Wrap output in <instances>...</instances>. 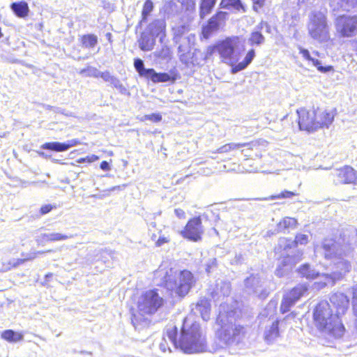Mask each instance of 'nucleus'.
I'll return each instance as SVG.
<instances>
[{
    "mask_svg": "<svg viewBox=\"0 0 357 357\" xmlns=\"http://www.w3.org/2000/svg\"><path fill=\"white\" fill-rule=\"evenodd\" d=\"M167 335L176 348L185 354H195L205 350L206 340L200 325L188 319H184L180 333L176 327L169 329Z\"/></svg>",
    "mask_w": 357,
    "mask_h": 357,
    "instance_id": "f257e3e1",
    "label": "nucleus"
},
{
    "mask_svg": "<svg viewBox=\"0 0 357 357\" xmlns=\"http://www.w3.org/2000/svg\"><path fill=\"white\" fill-rule=\"evenodd\" d=\"M240 42V37L238 36L226 37L218 40L214 45H209L206 49V54L211 56L216 52L219 54L222 62L231 66V73L235 74L246 68L255 56V50L251 49L247 52L244 59L238 62V56L236 54L235 50Z\"/></svg>",
    "mask_w": 357,
    "mask_h": 357,
    "instance_id": "f03ea898",
    "label": "nucleus"
},
{
    "mask_svg": "<svg viewBox=\"0 0 357 357\" xmlns=\"http://www.w3.org/2000/svg\"><path fill=\"white\" fill-rule=\"evenodd\" d=\"M312 320L317 330L326 332L335 338L341 337L345 332L342 321L333 313L327 301H320L314 306Z\"/></svg>",
    "mask_w": 357,
    "mask_h": 357,
    "instance_id": "7ed1b4c3",
    "label": "nucleus"
},
{
    "mask_svg": "<svg viewBox=\"0 0 357 357\" xmlns=\"http://www.w3.org/2000/svg\"><path fill=\"white\" fill-rule=\"evenodd\" d=\"M196 280L191 271L184 269L178 273L170 268L161 280V286L174 291L180 298L185 297L195 286Z\"/></svg>",
    "mask_w": 357,
    "mask_h": 357,
    "instance_id": "20e7f679",
    "label": "nucleus"
},
{
    "mask_svg": "<svg viewBox=\"0 0 357 357\" xmlns=\"http://www.w3.org/2000/svg\"><path fill=\"white\" fill-rule=\"evenodd\" d=\"M134 66L139 75L153 83L167 82L174 83L176 80L180 78V75L176 68L167 73H157L153 68H145L143 61L140 59H135Z\"/></svg>",
    "mask_w": 357,
    "mask_h": 357,
    "instance_id": "39448f33",
    "label": "nucleus"
},
{
    "mask_svg": "<svg viewBox=\"0 0 357 357\" xmlns=\"http://www.w3.org/2000/svg\"><path fill=\"white\" fill-rule=\"evenodd\" d=\"M165 304V300L161 297L158 289H153L145 291L141 295V301L137 303V308L142 315L155 314Z\"/></svg>",
    "mask_w": 357,
    "mask_h": 357,
    "instance_id": "423d86ee",
    "label": "nucleus"
},
{
    "mask_svg": "<svg viewBox=\"0 0 357 357\" xmlns=\"http://www.w3.org/2000/svg\"><path fill=\"white\" fill-rule=\"evenodd\" d=\"M335 29L341 38H351L357 33V15H340L335 22Z\"/></svg>",
    "mask_w": 357,
    "mask_h": 357,
    "instance_id": "0eeeda50",
    "label": "nucleus"
},
{
    "mask_svg": "<svg viewBox=\"0 0 357 357\" xmlns=\"http://www.w3.org/2000/svg\"><path fill=\"white\" fill-rule=\"evenodd\" d=\"M204 233V229L200 215L189 218L183 229L180 231L183 238L193 242L202 241Z\"/></svg>",
    "mask_w": 357,
    "mask_h": 357,
    "instance_id": "6e6552de",
    "label": "nucleus"
},
{
    "mask_svg": "<svg viewBox=\"0 0 357 357\" xmlns=\"http://www.w3.org/2000/svg\"><path fill=\"white\" fill-rule=\"evenodd\" d=\"M310 23L312 27L310 29V36L319 41H322L328 36V29L326 17L324 14L318 12L311 15Z\"/></svg>",
    "mask_w": 357,
    "mask_h": 357,
    "instance_id": "1a4fd4ad",
    "label": "nucleus"
},
{
    "mask_svg": "<svg viewBox=\"0 0 357 357\" xmlns=\"http://www.w3.org/2000/svg\"><path fill=\"white\" fill-rule=\"evenodd\" d=\"M308 242V235L303 234H297L294 240L288 238H281L274 248V252L282 256L289 250L296 248L298 245H307Z\"/></svg>",
    "mask_w": 357,
    "mask_h": 357,
    "instance_id": "9d476101",
    "label": "nucleus"
},
{
    "mask_svg": "<svg viewBox=\"0 0 357 357\" xmlns=\"http://www.w3.org/2000/svg\"><path fill=\"white\" fill-rule=\"evenodd\" d=\"M298 124L300 130L307 132L317 130L314 107H301L296 110Z\"/></svg>",
    "mask_w": 357,
    "mask_h": 357,
    "instance_id": "9b49d317",
    "label": "nucleus"
},
{
    "mask_svg": "<svg viewBox=\"0 0 357 357\" xmlns=\"http://www.w3.org/2000/svg\"><path fill=\"white\" fill-rule=\"evenodd\" d=\"M228 13L224 11H218L212 15L206 25L202 29V35L205 39L209 38L212 33L218 30L221 24H224Z\"/></svg>",
    "mask_w": 357,
    "mask_h": 357,
    "instance_id": "f8f14e48",
    "label": "nucleus"
},
{
    "mask_svg": "<svg viewBox=\"0 0 357 357\" xmlns=\"http://www.w3.org/2000/svg\"><path fill=\"white\" fill-rule=\"evenodd\" d=\"M317 130L324 128H328L333 121L336 115L335 109H324L314 107Z\"/></svg>",
    "mask_w": 357,
    "mask_h": 357,
    "instance_id": "ddd939ff",
    "label": "nucleus"
},
{
    "mask_svg": "<svg viewBox=\"0 0 357 357\" xmlns=\"http://www.w3.org/2000/svg\"><path fill=\"white\" fill-rule=\"evenodd\" d=\"M245 334V330L243 326L235 325L230 330L221 331L220 333V337L227 344H231L234 342L238 343Z\"/></svg>",
    "mask_w": 357,
    "mask_h": 357,
    "instance_id": "4468645a",
    "label": "nucleus"
},
{
    "mask_svg": "<svg viewBox=\"0 0 357 357\" xmlns=\"http://www.w3.org/2000/svg\"><path fill=\"white\" fill-rule=\"evenodd\" d=\"M336 176L342 184H357V171L349 165H344L337 170Z\"/></svg>",
    "mask_w": 357,
    "mask_h": 357,
    "instance_id": "2eb2a0df",
    "label": "nucleus"
},
{
    "mask_svg": "<svg viewBox=\"0 0 357 357\" xmlns=\"http://www.w3.org/2000/svg\"><path fill=\"white\" fill-rule=\"evenodd\" d=\"M331 302L335 308L337 316L344 314L348 309L349 298L342 292L333 294L331 297Z\"/></svg>",
    "mask_w": 357,
    "mask_h": 357,
    "instance_id": "dca6fc26",
    "label": "nucleus"
},
{
    "mask_svg": "<svg viewBox=\"0 0 357 357\" xmlns=\"http://www.w3.org/2000/svg\"><path fill=\"white\" fill-rule=\"evenodd\" d=\"M258 142H250L245 143H227L218 149H216L215 153H227L237 150H240L242 148H245L246 150H253L256 145H258Z\"/></svg>",
    "mask_w": 357,
    "mask_h": 357,
    "instance_id": "f3484780",
    "label": "nucleus"
},
{
    "mask_svg": "<svg viewBox=\"0 0 357 357\" xmlns=\"http://www.w3.org/2000/svg\"><path fill=\"white\" fill-rule=\"evenodd\" d=\"M80 144L79 140L77 139H71L67 143H61L58 142H46L41 146L43 149L50 150L56 152H62L68 150L70 147Z\"/></svg>",
    "mask_w": 357,
    "mask_h": 357,
    "instance_id": "a211bd4d",
    "label": "nucleus"
},
{
    "mask_svg": "<svg viewBox=\"0 0 357 357\" xmlns=\"http://www.w3.org/2000/svg\"><path fill=\"white\" fill-rule=\"evenodd\" d=\"M10 8L14 14L20 18H26L29 14V7L24 1L13 2L10 4Z\"/></svg>",
    "mask_w": 357,
    "mask_h": 357,
    "instance_id": "6ab92c4d",
    "label": "nucleus"
},
{
    "mask_svg": "<svg viewBox=\"0 0 357 357\" xmlns=\"http://www.w3.org/2000/svg\"><path fill=\"white\" fill-rule=\"evenodd\" d=\"M299 52L305 60L312 62L313 66H314L321 73H327L333 70L332 66H322L321 65V62L318 59L311 57L310 52L307 50L300 48Z\"/></svg>",
    "mask_w": 357,
    "mask_h": 357,
    "instance_id": "aec40b11",
    "label": "nucleus"
},
{
    "mask_svg": "<svg viewBox=\"0 0 357 357\" xmlns=\"http://www.w3.org/2000/svg\"><path fill=\"white\" fill-rule=\"evenodd\" d=\"M195 308L204 319H208L211 312V303L208 298H200L195 304Z\"/></svg>",
    "mask_w": 357,
    "mask_h": 357,
    "instance_id": "412c9836",
    "label": "nucleus"
},
{
    "mask_svg": "<svg viewBox=\"0 0 357 357\" xmlns=\"http://www.w3.org/2000/svg\"><path fill=\"white\" fill-rule=\"evenodd\" d=\"M220 7L224 9L234 10L237 12H246V7L241 0H221Z\"/></svg>",
    "mask_w": 357,
    "mask_h": 357,
    "instance_id": "4be33fe9",
    "label": "nucleus"
},
{
    "mask_svg": "<svg viewBox=\"0 0 357 357\" xmlns=\"http://www.w3.org/2000/svg\"><path fill=\"white\" fill-rule=\"evenodd\" d=\"M297 221L294 218L285 217L278 223L277 233H286L290 229H294Z\"/></svg>",
    "mask_w": 357,
    "mask_h": 357,
    "instance_id": "5701e85b",
    "label": "nucleus"
},
{
    "mask_svg": "<svg viewBox=\"0 0 357 357\" xmlns=\"http://www.w3.org/2000/svg\"><path fill=\"white\" fill-rule=\"evenodd\" d=\"M98 37L93 33L84 34L80 36L79 42L82 48L93 49L98 44Z\"/></svg>",
    "mask_w": 357,
    "mask_h": 357,
    "instance_id": "b1692460",
    "label": "nucleus"
},
{
    "mask_svg": "<svg viewBox=\"0 0 357 357\" xmlns=\"http://www.w3.org/2000/svg\"><path fill=\"white\" fill-rule=\"evenodd\" d=\"M334 268L339 275L343 276L351 271V265L349 260L339 257L338 260L334 263Z\"/></svg>",
    "mask_w": 357,
    "mask_h": 357,
    "instance_id": "393cba45",
    "label": "nucleus"
},
{
    "mask_svg": "<svg viewBox=\"0 0 357 357\" xmlns=\"http://www.w3.org/2000/svg\"><path fill=\"white\" fill-rule=\"evenodd\" d=\"M308 289L305 284H299L289 291L287 296L296 303L307 291Z\"/></svg>",
    "mask_w": 357,
    "mask_h": 357,
    "instance_id": "a878e982",
    "label": "nucleus"
},
{
    "mask_svg": "<svg viewBox=\"0 0 357 357\" xmlns=\"http://www.w3.org/2000/svg\"><path fill=\"white\" fill-rule=\"evenodd\" d=\"M217 0H201L199 6V17L201 19L205 18L210 14L214 8Z\"/></svg>",
    "mask_w": 357,
    "mask_h": 357,
    "instance_id": "bb28decb",
    "label": "nucleus"
},
{
    "mask_svg": "<svg viewBox=\"0 0 357 357\" xmlns=\"http://www.w3.org/2000/svg\"><path fill=\"white\" fill-rule=\"evenodd\" d=\"M297 272L302 278L310 280L315 279L319 275V273L312 270L307 264H304L300 266L297 269Z\"/></svg>",
    "mask_w": 357,
    "mask_h": 357,
    "instance_id": "cd10ccee",
    "label": "nucleus"
},
{
    "mask_svg": "<svg viewBox=\"0 0 357 357\" xmlns=\"http://www.w3.org/2000/svg\"><path fill=\"white\" fill-rule=\"evenodd\" d=\"M1 337L6 341L15 343L21 341L24 335L22 333L15 332L13 330H6L1 333Z\"/></svg>",
    "mask_w": 357,
    "mask_h": 357,
    "instance_id": "c85d7f7f",
    "label": "nucleus"
},
{
    "mask_svg": "<svg viewBox=\"0 0 357 357\" xmlns=\"http://www.w3.org/2000/svg\"><path fill=\"white\" fill-rule=\"evenodd\" d=\"M139 45L142 51H150L153 48L154 40L151 38L147 34L142 33L139 40Z\"/></svg>",
    "mask_w": 357,
    "mask_h": 357,
    "instance_id": "c756f323",
    "label": "nucleus"
},
{
    "mask_svg": "<svg viewBox=\"0 0 357 357\" xmlns=\"http://www.w3.org/2000/svg\"><path fill=\"white\" fill-rule=\"evenodd\" d=\"M279 335V320H275L272 323L270 328L266 332L264 337L266 340L272 342Z\"/></svg>",
    "mask_w": 357,
    "mask_h": 357,
    "instance_id": "7c9ffc66",
    "label": "nucleus"
},
{
    "mask_svg": "<svg viewBox=\"0 0 357 357\" xmlns=\"http://www.w3.org/2000/svg\"><path fill=\"white\" fill-rule=\"evenodd\" d=\"M73 236H67L61 233H52V234H43L42 238L45 242H55L65 241L68 238H71Z\"/></svg>",
    "mask_w": 357,
    "mask_h": 357,
    "instance_id": "2f4dec72",
    "label": "nucleus"
},
{
    "mask_svg": "<svg viewBox=\"0 0 357 357\" xmlns=\"http://www.w3.org/2000/svg\"><path fill=\"white\" fill-rule=\"evenodd\" d=\"M302 255L303 252L299 250H298L297 254L295 255H284L283 257L282 264L284 266L289 264L295 265L301 259Z\"/></svg>",
    "mask_w": 357,
    "mask_h": 357,
    "instance_id": "473e14b6",
    "label": "nucleus"
},
{
    "mask_svg": "<svg viewBox=\"0 0 357 357\" xmlns=\"http://www.w3.org/2000/svg\"><path fill=\"white\" fill-rule=\"evenodd\" d=\"M153 3L151 0H145L142 10V19L141 22H146L149 16L153 10Z\"/></svg>",
    "mask_w": 357,
    "mask_h": 357,
    "instance_id": "72a5a7b5",
    "label": "nucleus"
},
{
    "mask_svg": "<svg viewBox=\"0 0 357 357\" xmlns=\"http://www.w3.org/2000/svg\"><path fill=\"white\" fill-rule=\"evenodd\" d=\"M295 302L290 298L287 295L284 296L282 299L280 312L281 314H284L290 310V308L295 305Z\"/></svg>",
    "mask_w": 357,
    "mask_h": 357,
    "instance_id": "f704fd0d",
    "label": "nucleus"
},
{
    "mask_svg": "<svg viewBox=\"0 0 357 357\" xmlns=\"http://www.w3.org/2000/svg\"><path fill=\"white\" fill-rule=\"evenodd\" d=\"M298 193L293 191H289L287 190H282L280 193L277 195H271L267 199L273 200L278 199H287L291 198L294 196H298Z\"/></svg>",
    "mask_w": 357,
    "mask_h": 357,
    "instance_id": "c9c22d12",
    "label": "nucleus"
},
{
    "mask_svg": "<svg viewBox=\"0 0 357 357\" xmlns=\"http://www.w3.org/2000/svg\"><path fill=\"white\" fill-rule=\"evenodd\" d=\"M264 40V37L260 31H253L251 33L249 43L251 45H259Z\"/></svg>",
    "mask_w": 357,
    "mask_h": 357,
    "instance_id": "e433bc0d",
    "label": "nucleus"
},
{
    "mask_svg": "<svg viewBox=\"0 0 357 357\" xmlns=\"http://www.w3.org/2000/svg\"><path fill=\"white\" fill-rule=\"evenodd\" d=\"M252 9L256 13L261 11L263 8L265 6V0H252Z\"/></svg>",
    "mask_w": 357,
    "mask_h": 357,
    "instance_id": "4c0bfd02",
    "label": "nucleus"
},
{
    "mask_svg": "<svg viewBox=\"0 0 357 357\" xmlns=\"http://www.w3.org/2000/svg\"><path fill=\"white\" fill-rule=\"evenodd\" d=\"M144 120H149L155 123L160 122L162 120V116L159 113L147 114L144 116Z\"/></svg>",
    "mask_w": 357,
    "mask_h": 357,
    "instance_id": "58836bf2",
    "label": "nucleus"
},
{
    "mask_svg": "<svg viewBox=\"0 0 357 357\" xmlns=\"http://www.w3.org/2000/svg\"><path fill=\"white\" fill-rule=\"evenodd\" d=\"M98 160H99V157L96 155L93 154V155H87L85 158H79L77 159V161L79 163H82V162H85L91 163V162L97 161Z\"/></svg>",
    "mask_w": 357,
    "mask_h": 357,
    "instance_id": "ea45409f",
    "label": "nucleus"
},
{
    "mask_svg": "<svg viewBox=\"0 0 357 357\" xmlns=\"http://www.w3.org/2000/svg\"><path fill=\"white\" fill-rule=\"evenodd\" d=\"M351 310L354 316L357 320V291L354 292L351 299Z\"/></svg>",
    "mask_w": 357,
    "mask_h": 357,
    "instance_id": "a19ab883",
    "label": "nucleus"
},
{
    "mask_svg": "<svg viewBox=\"0 0 357 357\" xmlns=\"http://www.w3.org/2000/svg\"><path fill=\"white\" fill-rule=\"evenodd\" d=\"M170 241L169 236H160L158 240L155 241V245L156 247H160L162 245L167 243Z\"/></svg>",
    "mask_w": 357,
    "mask_h": 357,
    "instance_id": "79ce46f5",
    "label": "nucleus"
},
{
    "mask_svg": "<svg viewBox=\"0 0 357 357\" xmlns=\"http://www.w3.org/2000/svg\"><path fill=\"white\" fill-rule=\"evenodd\" d=\"M56 208L55 206H52V204H45L40 207V214L45 215L50 212L53 208Z\"/></svg>",
    "mask_w": 357,
    "mask_h": 357,
    "instance_id": "37998d69",
    "label": "nucleus"
},
{
    "mask_svg": "<svg viewBox=\"0 0 357 357\" xmlns=\"http://www.w3.org/2000/svg\"><path fill=\"white\" fill-rule=\"evenodd\" d=\"M174 213L176 217L179 219H185V212L183 209L181 208H177L174 209Z\"/></svg>",
    "mask_w": 357,
    "mask_h": 357,
    "instance_id": "c03bdc74",
    "label": "nucleus"
},
{
    "mask_svg": "<svg viewBox=\"0 0 357 357\" xmlns=\"http://www.w3.org/2000/svg\"><path fill=\"white\" fill-rule=\"evenodd\" d=\"M99 76L105 81H109L112 79L109 73L107 71L101 73Z\"/></svg>",
    "mask_w": 357,
    "mask_h": 357,
    "instance_id": "a18cd8bd",
    "label": "nucleus"
},
{
    "mask_svg": "<svg viewBox=\"0 0 357 357\" xmlns=\"http://www.w3.org/2000/svg\"><path fill=\"white\" fill-rule=\"evenodd\" d=\"M100 167L104 171H109L110 169L109 163L105 160H103L100 162Z\"/></svg>",
    "mask_w": 357,
    "mask_h": 357,
    "instance_id": "49530a36",
    "label": "nucleus"
},
{
    "mask_svg": "<svg viewBox=\"0 0 357 357\" xmlns=\"http://www.w3.org/2000/svg\"><path fill=\"white\" fill-rule=\"evenodd\" d=\"M342 3L354 7L357 4V0H342Z\"/></svg>",
    "mask_w": 357,
    "mask_h": 357,
    "instance_id": "de8ad7c7",
    "label": "nucleus"
},
{
    "mask_svg": "<svg viewBox=\"0 0 357 357\" xmlns=\"http://www.w3.org/2000/svg\"><path fill=\"white\" fill-rule=\"evenodd\" d=\"M105 36L107 38V39L108 40V41L112 43V35L110 32H108L105 34Z\"/></svg>",
    "mask_w": 357,
    "mask_h": 357,
    "instance_id": "09e8293b",
    "label": "nucleus"
},
{
    "mask_svg": "<svg viewBox=\"0 0 357 357\" xmlns=\"http://www.w3.org/2000/svg\"><path fill=\"white\" fill-rule=\"evenodd\" d=\"M155 237H156V235L155 234H153L152 236H151V238L153 240H154L155 238Z\"/></svg>",
    "mask_w": 357,
    "mask_h": 357,
    "instance_id": "8fccbe9b",
    "label": "nucleus"
},
{
    "mask_svg": "<svg viewBox=\"0 0 357 357\" xmlns=\"http://www.w3.org/2000/svg\"><path fill=\"white\" fill-rule=\"evenodd\" d=\"M165 24H163V25H162V30L165 31Z\"/></svg>",
    "mask_w": 357,
    "mask_h": 357,
    "instance_id": "3c124183",
    "label": "nucleus"
}]
</instances>
